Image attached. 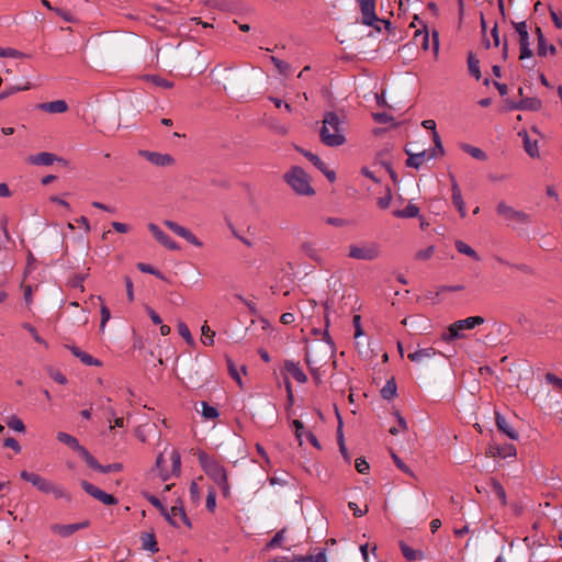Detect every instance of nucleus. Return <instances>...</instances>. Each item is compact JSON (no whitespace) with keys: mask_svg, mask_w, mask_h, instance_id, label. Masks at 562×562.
<instances>
[{"mask_svg":"<svg viewBox=\"0 0 562 562\" xmlns=\"http://www.w3.org/2000/svg\"><path fill=\"white\" fill-rule=\"evenodd\" d=\"M319 139L327 147H338L346 143L344 120L333 111L324 114Z\"/></svg>","mask_w":562,"mask_h":562,"instance_id":"f257e3e1","label":"nucleus"},{"mask_svg":"<svg viewBox=\"0 0 562 562\" xmlns=\"http://www.w3.org/2000/svg\"><path fill=\"white\" fill-rule=\"evenodd\" d=\"M198 460L205 474L218 485L223 496L225 498L229 497L231 490L225 468L205 451H199Z\"/></svg>","mask_w":562,"mask_h":562,"instance_id":"f03ea898","label":"nucleus"},{"mask_svg":"<svg viewBox=\"0 0 562 562\" xmlns=\"http://www.w3.org/2000/svg\"><path fill=\"white\" fill-rule=\"evenodd\" d=\"M283 180L299 195H313L315 190L310 183V177L300 166L291 167L284 175Z\"/></svg>","mask_w":562,"mask_h":562,"instance_id":"7ed1b4c3","label":"nucleus"},{"mask_svg":"<svg viewBox=\"0 0 562 562\" xmlns=\"http://www.w3.org/2000/svg\"><path fill=\"white\" fill-rule=\"evenodd\" d=\"M484 323L485 319L482 316H470L464 319L456 321L441 334V339L446 342H450L464 338L463 330L474 329L476 326Z\"/></svg>","mask_w":562,"mask_h":562,"instance_id":"20e7f679","label":"nucleus"},{"mask_svg":"<svg viewBox=\"0 0 562 562\" xmlns=\"http://www.w3.org/2000/svg\"><path fill=\"white\" fill-rule=\"evenodd\" d=\"M348 257L357 260L372 261L380 257L381 249L374 241H361L348 247Z\"/></svg>","mask_w":562,"mask_h":562,"instance_id":"39448f33","label":"nucleus"},{"mask_svg":"<svg viewBox=\"0 0 562 562\" xmlns=\"http://www.w3.org/2000/svg\"><path fill=\"white\" fill-rule=\"evenodd\" d=\"M362 19L361 22L364 25L373 26L375 30L381 31V27L376 23H382L386 29L391 26L389 20L380 19L375 13V0H357Z\"/></svg>","mask_w":562,"mask_h":562,"instance_id":"423d86ee","label":"nucleus"},{"mask_svg":"<svg viewBox=\"0 0 562 562\" xmlns=\"http://www.w3.org/2000/svg\"><path fill=\"white\" fill-rule=\"evenodd\" d=\"M496 212L509 226L527 224L530 221V216L527 213L515 210L504 201L497 204Z\"/></svg>","mask_w":562,"mask_h":562,"instance_id":"0eeeda50","label":"nucleus"},{"mask_svg":"<svg viewBox=\"0 0 562 562\" xmlns=\"http://www.w3.org/2000/svg\"><path fill=\"white\" fill-rule=\"evenodd\" d=\"M424 128L428 130L434 143V147L424 149V161L437 159L445 154L441 138L436 130V122L434 120H424Z\"/></svg>","mask_w":562,"mask_h":562,"instance_id":"6e6552de","label":"nucleus"},{"mask_svg":"<svg viewBox=\"0 0 562 562\" xmlns=\"http://www.w3.org/2000/svg\"><path fill=\"white\" fill-rule=\"evenodd\" d=\"M170 459H171V463H172V469L170 472L164 468L165 458H164L162 453H159L156 459L155 465H156L157 470L159 471V475L162 479V481H168L171 475L179 476L181 473V456H180L179 451L176 449H172V451L170 453Z\"/></svg>","mask_w":562,"mask_h":562,"instance_id":"1a4fd4ad","label":"nucleus"},{"mask_svg":"<svg viewBox=\"0 0 562 562\" xmlns=\"http://www.w3.org/2000/svg\"><path fill=\"white\" fill-rule=\"evenodd\" d=\"M513 25L519 36V48H520L519 59L522 60V59L530 58L532 56V50L530 48L531 43H530V36H529L527 23L525 21L513 22Z\"/></svg>","mask_w":562,"mask_h":562,"instance_id":"9d476101","label":"nucleus"},{"mask_svg":"<svg viewBox=\"0 0 562 562\" xmlns=\"http://www.w3.org/2000/svg\"><path fill=\"white\" fill-rule=\"evenodd\" d=\"M81 487L87 494H89L90 496L98 499L104 505L111 506L116 505L119 503V499L114 495L105 493L104 491H102L101 488L97 487L95 485L88 481H81Z\"/></svg>","mask_w":562,"mask_h":562,"instance_id":"9b49d317","label":"nucleus"},{"mask_svg":"<svg viewBox=\"0 0 562 562\" xmlns=\"http://www.w3.org/2000/svg\"><path fill=\"white\" fill-rule=\"evenodd\" d=\"M164 225L168 227L171 232L177 234L178 236L186 239L189 244L195 246V247H202L203 243L188 228L181 226L177 222L166 220L164 221Z\"/></svg>","mask_w":562,"mask_h":562,"instance_id":"f8f14e48","label":"nucleus"},{"mask_svg":"<svg viewBox=\"0 0 562 562\" xmlns=\"http://www.w3.org/2000/svg\"><path fill=\"white\" fill-rule=\"evenodd\" d=\"M148 229L155 239L169 250H180V246L168 234H166L158 225L154 223L148 224Z\"/></svg>","mask_w":562,"mask_h":562,"instance_id":"ddd939ff","label":"nucleus"},{"mask_svg":"<svg viewBox=\"0 0 562 562\" xmlns=\"http://www.w3.org/2000/svg\"><path fill=\"white\" fill-rule=\"evenodd\" d=\"M138 155L147 159L149 162H151L155 166L158 167H167L172 166L175 164V158L169 154H161L157 151H149V150H139Z\"/></svg>","mask_w":562,"mask_h":562,"instance_id":"4468645a","label":"nucleus"},{"mask_svg":"<svg viewBox=\"0 0 562 562\" xmlns=\"http://www.w3.org/2000/svg\"><path fill=\"white\" fill-rule=\"evenodd\" d=\"M20 477L31 483L34 487L44 494H47V491L52 484V481L47 480L46 477L34 472H29L26 470L21 471Z\"/></svg>","mask_w":562,"mask_h":562,"instance_id":"2eb2a0df","label":"nucleus"},{"mask_svg":"<svg viewBox=\"0 0 562 562\" xmlns=\"http://www.w3.org/2000/svg\"><path fill=\"white\" fill-rule=\"evenodd\" d=\"M268 562H327V558L324 551L318 552L315 555H299L293 559L288 557H276L270 559Z\"/></svg>","mask_w":562,"mask_h":562,"instance_id":"dca6fc26","label":"nucleus"},{"mask_svg":"<svg viewBox=\"0 0 562 562\" xmlns=\"http://www.w3.org/2000/svg\"><path fill=\"white\" fill-rule=\"evenodd\" d=\"M450 179H451V191H452V195H451V199H452V203L453 205L456 206V209L458 210L459 214L461 217H465L467 215V210H465V203L463 201V198H462V193H461V190L454 179V177L452 175H450Z\"/></svg>","mask_w":562,"mask_h":562,"instance_id":"f3484780","label":"nucleus"},{"mask_svg":"<svg viewBox=\"0 0 562 562\" xmlns=\"http://www.w3.org/2000/svg\"><path fill=\"white\" fill-rule=\"evenodd\" d=\"M145 498L154 506L156 507L160 515L165 517V519L175 528H179V522L177 520H175L170 515H169V510L167 509L166 506L162 505V503L160 502V499L153 495V494H149V493H146L144 494Z\"/></svg>","mask_w":562,"mask_h":562,"instance_id":"a211bd4d","label":"nucleus"},{"mask_svg":"<svg viewBox=\"0 0 562 562\" xmlns=\"http://www.w3.org/2000/svg\"><path fill=\"white\" fill-rule=\"evenodd\" d=\"M89 526H90V521L85 520V521L77 522V524L55 525L53 527V530L61 537H69L72 533H75L76 531H78L82 528H87Z\"/></svg>","mask_w":562,"mask_h":562,"instance_id":"6ab92c4d","label":"nucleus"},{"mask_svg":"<svg viewBox=\"0 0 562 562\" xmlns=\"http://www.w3.org/2000/svg\"><path fill=\"white\" fill-rule=\"evenodd\" d=\"M61 160L55 154L43 151L36 155H32L27 158V161L35 166H50L55 161Z\"/></svg>","mask_w":562,"mask_h":562,"instance_id":"aec40b11","label":"nucleus"},{"mask_svg":"<svg viewBox=\"0 0 562 562\" xmlns=\"http://www.w3.org/2000/svg\"><path fill=\"white\" fill-rule=\"evenodd\" d=\"M66 347L71 351V353H72L76 358L80 359V361H81L82 363H85L86 366H95V367H100V366L102 364V362H101L99 359H97V358L92 357L91 355H89V353H87V352L82 351V350H81L80 348H78L77 346H74V345H72V346H68V345H67Z\"/></svg>","mask_w":562,"mask_h":562,"instance_id":"412c9836","label":"nucleus"},{"mask_svg":"<svg viewBox=\"0 0 562 562\" xmlns=\"http://www.w3.org/2000/svg\"><path fill=\"white\" fill-rule=\"evenodd\" d=\"M495 422H496V426L499 431L505 434L512 440L518 439V437H519L518 432L509 425L507 419L502 414L496 413Z\"/></svg>","mask_w":562,"mask_h":562,"instance_id":"4be33fe9","label":"nucleus"},{"mask_svg":"<svg viewBox=\"0 0 562 562\" xmlns=\"http://www.w3.org/2000/svg\"><path fill=\"white\" fill-rule=\"evenodd\" d=\"M301 251L315 261L316 263H322L323 258L321 256V250L316 247V245L312 241H303L300 246Z\"/></svg>","mask_w":562,"mask_h":562,"instance_id":"5701e85b","label":"nucleus"},{"mask_svg":"<svg viewBox=\"0 0 562 562\" xmlns=\"http://www.w3.org/2000/svg\"><path fill=\"white\" fill-rule=\"evenodd\" d=\"M284 370L299 383H305L307 381L306 374L302 371L299 364L292 360L284 361Z\"/></svg>","mask_w":562,"mask_h":562,"instance_id":"b1692460","label":"nucleus"},{"mask_svg":"<svg viewBox=\"0 0 562 562\" xmlns=\"http://www.w3.org/2000/svg\"><path fill=\"white\" fill-rule=\"evenodd\" d=\"M142 549L148 551L150 553H157L159 551V547L156 540L155 533L151 532H143L140 535Z\"/></svg>","mask_w":562,"mask_h":562,"instance_id":"393cba45","label":"nucleus"},{"mask_svg":"<svg viewBox=\"0 0 562 562\" xmlns=\"http://www.w3.org/2000/svg\"><path fill=\"white\" fill-rule=\"evenodd\" d=\"M169 515L175 519L177 520V517H179L181 519V521L189 528L192 527V524H191V520L190 518L188 517L186 510H184V507H183V504H182V501L181 499H178L176 505H173L170 510H169Z\"/></svg>","mask_w":562,"mask_h":562,"instance_id":"a878e982","label":"nucleus"},{"mask_svg":"<svg viewBox=\"0 0 562 562\" xmlns=\"http://www.w3.org/2000/svg\"><path fill=\"white\" fill-rule=\"evenodd\" d=\"M37 108L48 113H64L68 110V105L64 100L41 103Z\"/></svg>","mask_w":562,"mask_h":562,"instance_id":"bb28decb","label":"nucleus"},{"mask_svg":"<svg viewBox=\"0 0 562 562\" xmlns=\"http://www.w3.org/2000/svg\"><path fill=\"white\" fill-rule=\"evenodd\" d=\"M398 546H400V549H401V552H402L403 557L408 562L416 561L418 559V557L420 555V551L419 550L414 549L413 547H411L404 540H401L398 542Z\"/></svg>","mask_w":562,"mask_h":562,"instance_id":"cd10ccee","label":"nucleus"},{"mask_svg":"<svg viewBox=\"0 0 562 562\" xmlns=\"http://www.w3.org/2000/svg\"><path fill=\"white\" fill-rule=\"evenodd\" d=\"M542 106L538 98H524L519 101V111H539Z\"/></svg>","mask_w":562,"mask_h":562,"instance_id":"c85d7f7f","label":"nucleus"},{"mask_svg":"<svg viewBox=\"0 0 562 562\" xmlns=\"http://www.w3.org/2000/svg\"><path fill=\"white\" fill-rule=\"evenodd\" d=\"M418 214L419 207L412 203L402 210H396L393 212V215L397 218H412L418 216Z\"/></svg>","mask_w":562,"mask_h":562,"instance_id":"c756f323","label":"nucleus"},{"mask_svg":"<svg viewBox=\"0 0 562 562\" xmlns=\"http://www.w3.org/2000/svg\"><path fill=\"white\" fill-rule=\"evenodd\" d=\"M520 136H522V139H524V148L526 150V153L535 158V157H538L539 156V150H538V145H537V142H531V139L529 138L527 132H524V133H519Z\"/></svg>","mask_w":562,"mask_h":562,"instance_id":"7c9ffc66","label":"nucleus"},{"mask_svg":"<svg viewBox=\"0 0 562 562\" xmlns=\"http://www.w3.org/2000/svg\"><path fill=\"white\" fill-rule=\"evenodd\" d=\"M305 362L308 367V370H310L315 383L317 385L321 384L322 378H321V373H319V368L316 367V361L312 359L310 351L305 352Z\"/></svg>","mask_w":562,"mask_h":562,"instance_id":"2f4dec72","label":"nucleus"},{"mask_svg":"<svg viewBox=\"0 0 562 562\" xmlns=\"http://www.w3.org/2000/svg\"><path fill=\"white\" fill-rule=\"evenodd\" d=\"M201 405V414L206 420H214L220 416L218 409L215 406H211L207 402L202 401Z\"/></svg>","mask_w":562,"mask_h":562,"instance_id":"473e14b6","label":"nucleus"},{"mask_svg":"<svg viewBox=\"0 0 562 562\" xmlns=\"http://www.w3.org/2000/svg\"><path fill=\"white\" fill-rule=\"evenodd\" d=\"M397 391L395 379H390L385 385L381 389V396L384 400H392L395 397Z\"/></svg>","mask_w":562,"mask_h":562,"instance_id":"72a5a7b5","label":"nucleus"},{"mask_svg":"<svg viewBox=\"0 0 562 562\" xmlns=\"http://www.w3.org/2000/svg\"><path fill=\"white\" fill-rule=\"evenodd\" d=\"M405 153L408 156L406 166L418 169L422 166V153H414L408 145L405 147Z\"/></svg>","mask_w":562,"mask_h":562,"instance_id":"f704fd0d","label":"nucleus"},{"mask_svg":"<svg viewBox=\"0 0 562 562\" xmlns=\"http://www.w3.org/2000/svg\"><path fill=\"white\" fill-rule=\"evenodd\" d=\"M295 149L306 157L318 170H323V168H325V162L317 155L299 146H296Z\"/></svg>","mask_w":562,"mask_h":562,"instance_id":"c9c22d12","label":"nucleus"},{"mask_svg":"<svg viewBox=\"0 0 562 562\" xmlns=\"http://www.w3.org/2000/svg\"><path fill=\"white\" fill-rule=\"evenodd\" d=\"M56 437L59 442L68 446L71 450H75L80 445L76 437L64 431L57 432Z\"/></svg>","mask_w":562,"mask_h":562,"instance_id":"e433bc0d","label":"nucleus"},{"mask_svg":"<svg viewBox=\"0 0 562 562\" xmlns=\"http://www.w3.org/2000/svg\"><path fill=\"white\" fill-rule=\"evenodd\" d=\"M456 248H457V250L460 254L467 255V256L471 257L475 261L480 260V257H479L477 252L471 246L465 244L464 241L457 240L456 241Z\"/></svg>","mask_w":562,"mask_h":562,"instance_id":"4c0bfd02","label":"nucleus"},{"mask_svg":"<svg viewBox=\"0 0 562 562\" xmlns=\"http://www.w3.org/2000/svg\"><path fill=\"white\" fill-rule=\"evenodd\" d=\"M47 494H52L56 499H59V498H65L67 501L71 499L70 494L61 485H57L53 482L47 491Z\"/></svg>","mask_w":562,"mask_h":562,"instance_id":"58836bf2","label":"nucleus"},{"mask_svg":"<svg viewBox=\"0 0 562 562\" xmlns=\"http://www.w3.org/2000/svg\"><path fill=\"white\" fill-rule=\"evenodd\" d=\"M74 451H76L86 461L89 468L94 469L98 460L83 446L78 445Z\"/></svg>","mask_w":562,"mask_h":562,"instance_id":"ea45409f","label":"nucleus"},{"mask_svg":"<svg viewBox=\"0 0 562 562\" xmlns=\"http://www.w3.org/2000/svg\"><path fill=\"white\" fill-rule=\"evenodd\" d=\"M468 67L471 76L479 80L481 78L480 61L472 53H470L468 57Z\"/></svg>","mask_w":562,"mask_h":562,"instance_id":"a19ab883","label":"nucleus"},{"mask_svg":"<svg viewBox=\"0 0 562 562\" xmlns=\"http://www.w3.org/2000/svg\"><path fill=\"white\" fill-rule=\"evenodd\" d=\"M201 331V342L205 346H212L214 344L215 331L209 327L206 322L202 325Z\"/></svg>","mask_w":562,"mask_h":562,"instance_id":"79ce46f5","label":"nucleus"},{"mask_svg":"<svg viewBox=\"0 0 562 562\" xmlns=\"http://www.w3.org/2000/svg\"><path fill=\"white\" fill-rule=\"evenodd\" d=\"M30 88H31L30 82H26L25 85H16V86L8 87L3 92L0 93V101H2L3 99H5L19 91L29 90Z\"/></svg>","mask_w":562,"mask_h":562,"instance_id":"37998d69","label":"nucleus"},{"mask_svg":"<svg viewBox=\"0 0 562 562\" xmlns=\"http://www.w3.org/2000/svg\"><path fill=\"white\" fill-rule=\"evenodd\" d=\"M429 46H431L434 59L437 60L439 57L440 45L429 44V31L428 27L424 24V52L427 50Z\"/></svg>","mask_w":562,"mask_h":562,"instance_id":"c03bdc74","label":"nucleus"},{"mask_svg":"<svg viewBox=\"0 0 562 562\" xmlns=\"http://www.w3.org/2000/svg\"><path fill=\"white\" fill-rule=\"evenodd\" d=\"M7 426L18 432L25 431V425L21 418L16 415H12L7 419Z\"/></svg>","mask_w":562,"mask_h":562,"instance_id":"a18cd8bd","label":"nucleus"},{"mask_svg":"<svg viewBox=\"0 0 562 562\" xmlns=\"http://www.w3.org/2000/svg\"><path fill=\"white\" fill-rule=\"evenodd\" d=\"M177 328H178V333L179 335L189 344V345H194V339L191 335V331L188 327V325L184 323V322H179L178 325H177Z\"/></svg>","mask_w":562,"mask_h":562,"instance_id":"49530a36","label":"nucleus"},{"mask_svg":"<svg viewBox=\"0 0 562 562\" xmlns=\"http://www.w3.org/2000/svg\"><path fill=\"white\" fill-rule=\"evenodd\" d=\"M462 149L477 160L486 159V154L479 147L464 144L462 145Z\"/></svg>","mask_w":562,"mask_h":562,"instance_id":"de8ad7c7","label":"nucleus"},{"mask_svg":"<svg viewBox=\"0 0 562 562\" xmlns=\"http://www.w3.org/2000/svg\"><path fill=\"white\" fill-rule=\"evenodd\" d=\"M285 528L279 530L273 537L272 539L266 544V550H272L277 547H280L282 541L284 540V535H285Z\"/></svg>","mask_w":562,"mask_h":562,"instance_id":"09e8293b","label":"nucleus"},{"mask_svg":"<svg viewBox=\"0 0 562 562\" xmlns=\"http://www.w3.org/2000/svg\"><path fill=\"white\" fill-rule=\"evenodd\" d=\"M122 469H123L122 463H111L108 465H102L98 462L93 470L106 474V473H111V472H120Z\"/></svg>","mask_w":562,"mask_h":562,"instance_id":"8fccbe9b","label":"nucleus"},{"mask_svg":"<svg viewBox=\"0 0 562 562\" xmlns=\"http://www.w3.org/2000/svg\"><path fill=\"white\" fill-rule=\"evenodd\" d=\"M137 268L142 272L153 274L161 280L165 279L164 274L159 270H157L156 268H154L153 266H150L148 263L139 262V263H137Z\"/></svg>","mask_w":562,"mask_h":562,"instance_id":"3c124183","label":"nucleus"},{"mask_svg":"<svg viewBox=\"0 0 562 562\" xmlns=\"http://www.w3.org/2000/svg\"><path fill=\"white\" fill-rule=\"evenodd\" d=\"M271 61L276 66V68L278 69L280 75L286 76L289 74V71H290L289 63H286L282 59H279L274 56H271Z\"/></svg>","mask_w":562,"mask_h":562,"instance_id":"603ef678","label":"nucleus"},{"mask_svg":"<svg viewBox=\"0 0 562 562\" xmlns=\"http://www.w3.org/2000/svg\"><path fill=\"white\" fill-rule=\"evenodd\" d=\"M148 80H150L155 86L161 87L165 89H171L173 87V82L169 81L160 76L153 75L148 77Z\"/></svg>","mask_w":562,"mask_h":562,"instance_id":"864d4df0","label":"nucleus"},{"mask_svg":"<svg viewBox=\"0 0 562 562\" xmlns=\"http://www.w3.org/2000/svg\"><path fill=\"white\" fill-rule=\"evenodd\" d=\"M22 326H23V328H24V329H26V330L32 335L33 339H34L37 344H40V345H44V346H46V347H47V342H46V340H45V339H43V338L38 335V333H37L36 328H35L32 324H30V323H24Z\"/></svg>","mask_w":562,"mask_h":562,"instance_id":"5fc2aeb1","label":"nucleus"},{"mask_svg":"<svg viewBox=\"0 0 562 562\" xmlns=\"http://www.w3.org/2000/svg\"><path fill=\"white\" fill-rule=\"evenodd\" d=\"M536 34L538 37L537 53L540 57H544L546 56V38H544L540 27H536Z\"/></svg>","mask_w":562,"mask_h":562,"instance_id":"6e6d98bb","label":"nucleus"},{"mask_svg":"<svg viewBox=\"0 0 562 562\" xmlns=\"http://www.w3.org/2000/svg\"><path fill=\"white\" fill-rule=\"evenodd\" d=\"M492 487H493V492L495 493V495L501 499L502 504L505 505L506 504V492H505L504 487L502 486V484L497 481H493Z\"/></svg>","mask_w":562,"mask_h":562,"instance_id":"4d7b16f0","label":"nucleus"},{"mask_svg":"<svg viewBox=\"0 0 562 562\" xmlns=\"http://www.w3.org/2000/svg\"><path fill=\"white\" fill-rule=\"evenodd\" d=\"M325 223L335 227H345L350 225V221L341 217H326Z\"/></svg>","mask_w":562,"mask_h":562,"instance_id":"13d9d810","label":"nucleus"},{"mask_svg":"<svg viewBox=\"0 0 562 562\" xmlns=\"http://www.w3.org/2000/svg\"><path fill=\"white\" fill-rule=\"evenodd\" d=\"M205 506L209 512H214L216 507V493L213 488H211L206 495Z\"/></svg>","mask_w":562,"mask_h":562,"instance_id":"bf43d9fd","label":"nucleus"},{"mask_svg":"<svg viewBox=\"0 0 562 562\" xmlns=\"http://www.w3.org/2000/svg\"><path fill=\"white\" fill-rule=\"evenodd\" d=\"M3 446L5 448H10L12 449L15 453H20L22 448L20 446V443L18 442L16 439H14L13 437H8L3 440Z\"/></svg>","mask_w":562,"mask_h":562,"instance_id":"052dcab7","label":"nucleus"},{"mask_svg":"<svg viewBox=\"0 0 562 562\" xmlns=\"http://www.w3.org/2000/svg\"><path fill=\"white\" fill-rule=\"evenodd\" d=\"M23 56V54L20 50H16L11 47H0V57H12V58H19Z\"/></svg>","mask_w":562,"mask_h":562,"instance_id":"680f3d73","label":"nucleus"},{"mask_svg":"<svg viewBox=\"0 0 562 562\" xmlns=\"http://www.w3.org/2000/svg\"><path fill=\"white\" fill-rule=\"evenodd\" d=\"M355 467L361 474H367L370 470V465L364 458H357Z\"/></svg>","mask_w":562,"mask_h":562,"instance_id":"e2e57ef3","label":"nucleus"},{"mask_svg":"<svg viewBox=\"0 0 562 562\" xmlns=\"http://www.w3.org/2000/svg\"><path fill=\"white\" fill-rule=\"evenodd\" d=\"M100 313H101L100 330H103L105 327V324L108 323V321L111 317V313H110L109 307L104 304L101 305Z\"/></svg>","mask_w":562,"mask_h":562,"instance_id":"0e129e2a","label":"nucleus"},{"mask_svg":"<svg viewBox=\"0 0 562 562\" xmlns=\"http://www.w3.org/2000/svg\"><path fill=\"white\" fill-rule=\"evenodd\" d=\"M391 201H392V194H391L390 189H387L386 194L383 196H380L378 199V206L382 210H385L390 206Z\"/></svg>","mask_w":562,"mask_h":562,"instance_id":"69168bd1","label":"nucleus"},{"mask_svg":"<svg viewBox=\"0 0 562 562\" xmlns=\"http://www.w3.org/2000/svg\"><path fill=\"white\" fill-rule=\"evenodd\" d=\"M373 119L376 123H380V124H386L394 120L393 116L389 115L385 112L374 113Z\"/></svg>","mask_w":562,"mask_h":562,"instance_id":"338daca9","label":"nucleus"},{"mask_svg":"<svg viewBox=\"0 0 562 562\" xmlns=\"http://www.w3.org/2000/svg\"><path fill=\"white\" fill-rule=\"evenodd\" d=\"M546 381L562 390V379L555 374L548 372L546 374Z\"/></svg>","mask_w":562,"mask_h":562,"instance_id":"774afa93","label":"nucleus"}]
</instances>
